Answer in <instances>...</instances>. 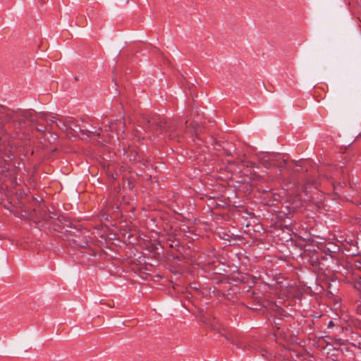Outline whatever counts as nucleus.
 <instances>
[{"label": "nucleus", "mask_w": 361, "mask_h": 361, "mask_svg": "<svg viewBox=\"0 0 361 361\" xmlns=\"http://www.w3.org/2000/svg\"><path fill=\"white\" fill-rule=\"evenodd\" d=\"M299 246L302 249L300 253L305 263H307L313 271L324 269V264L322 261L331 259V264L327 265V269L334 272L342 273L345 270V266L340 262L341 256V247L335 242L325 241L313 244L304 241L299 242Z\"/></svg>", "instance_id": "f257e3e1"}, {"label": "nucleus", "mask_w": 361, "mask_h": 361, "mask_svg": "<svg viewBox=\"0 0 361 361\" xmlns=\"http://www.w3.org/2000/svg\"><path fill=\"white\" fill-rule=\"evenodd\" d=\"M142 124L146 131L152 133L153 136L179 142L186 132L188 121L184 123L175 119L161 118L159 116L145 115Z\"/></svg>", "instance_id": "f03ea898"}, {"label": "nucleus", "mask_w": 361, "mask_h": 361, "mask_svg": "<svg viewBox=\"0 0 361 361\" xmlns=\"http://www.w3.org/2000/svg\"><path fill=\"white\" fill-rule=\"evenodd\" d=\"M347 173L348 170L345 167L329 166L325 169L324 173H323L322 170L319 171L318 178H307L302 186V190L307 195L310 193V191L308 190L309 187L317 189L321 185L322 181L325 179L331 183L335 195L340 197L342 195L343 191L347 188Z\"/></svg>", "instance_id": "7ed1b4c3"}, {"label": "nucleus", "mask_w": 361, "mask_h": 361, "mask_svg": "<svg viewBox=\"0 0 361 361\" xmlns=\"http://www.w3.org/2000/svg\"><path fill=\"white\" fill-rule=\"evenodd\" d=\"M208 328L216 334H219L231 344L235 345L238 348L250 349L252 348L249 343L248 338L235 330L222 326L218 322L213 319L206 324Z\"/></svg>", "instance_id": "20e7f679"}, {"label": "nucleus", "mask_w": 361, "mask_h": 361, "mask_svg": "<svg viewBox=\"0 0 361 361\" xmlns=\"http://www.w3.org/2000/svg\"><path fill=\"white\" fill-rule=\"evenodd\" d=\"M341 274L345 275L347 282L359 293L361 298V256L355 259L354 268L351 266L349 270L345 267Z\"/></svg>", "instance_id": "39448f33"}, {"label": "nucleus", "mask_w": 361, "mask_h": 361, "mask_svg": "<svg viewBox=\"0 0 361 361\" xmlns=\"http://www.w3.org/2000/svg\"><path fill=\"white\" fill-rule=\"evenodd\" d=\"M121 216V211L120 209V205L118 203V200H116L115 197H111L106 202V204L98 214V218L102 221H109L116 220Z\"/></svg>", "instance_id": "423d86ee"}, {"label": "nucleus", "mask_w": 361, "mask_h": 361, "mask_svg": "<svg viewBox=\"0 0 361 361\" xmlns=\"http://www.w3.org/2000/svg\"><path fill=\"white\" fill-rule=\"evenodd\" d=\"M171 235L169 238V243L167 245L172 249L171 251L170 255L173 259H176L178 261L183 262L189 258V255L188 253V248L185 247L181 245L180 241L174 238L172 239Z\"/></svg>", "instance_id": "0eeeda50"}, {"label": "nucleus", "mask_w": 361, "mask_h": 361, "mask_svg": "<svg viewBox=\"0 0 361 361\" xmlns=\"http://www.w3.org/2000/svg\"><path fill=\"white\" fill-rule=\"evenodd\" d=\"M123 151L124 153L127 154L130 161L140 163L143 166L147 165V160L136 149L130 147L126 149V147H123Z\"/></svg>", "instance_id": "6e6552de"}, {"label": "nucleus", "mask_w": 361, "mask_h": 361, "mask_svg": "<svg viewBox=\"0 0 361 361\" xmlns=\"http://www.w3.org/2000/svg\"><path fill=\"white\" fill-rule=\"evenodd\" d=\"M72 246L75 248H85V253L89 255L96 256L97 252L90 247L88 242L86 240L82 239L80 236H75V238L72 240Z\"/></svg>", "instance_id": "1a4fd4ad"}, {"label": "nucleus", "mask_w": 361, "mask_h": 361, "mask_svg": "<svg viewBox=\"0 0 361 361\" xmlns=\"http://www.w3.org/2000/svg\"><path fill=\"white\" fill-rule=\"evenodd\" d=\"M87 122H85L84 120L81 121V124L79 128V132L82 133L83 136H86V137H90L92 136L100 137L101 133L102 132V129L101 128H98V129H95L94 131H90L88 128Z\"/></svg>", "instance_id": "9d476101"}, {"label": "nucleus", "mask_w": 361, "mask_h": 361, "mask_svg": "<svg viewBox=\"0 0 361 361\" xmlns=\"http://www.w3.org/2000/svg\"><path fill=\"white\" fill-rule=\"evenodd\" d=\"M343 248L341 249V253L345 252V254L348 256H357L359 255L358 247L355 242L351 240L350 242L346 241L345 243L342 244Z\"/></svg>", "instance_id": "9b49d317"}, {"label": "nucleus", "mask_w": 361, "mask_h": 361, "mask_svg": "<svg viewBox=\"0 0 361 361\" xmlns=\"http://www.w3.org/2000/svg\"><path fill=\"white\" fill-rule=\"evenodd\" d=\"M109 129L111 132H116L118 136L124 133L125 122L122 119H116L109 122Z\"/></svg>", "instance_id": "f8f14e48"}, {"label": "nucleus", "mask_w": 361, "mask_h": 361, "mask_svg": "<svg viewBox=\"0 0 361 361\" xmlns=\"http://www.w3.org/2000/svg\"><path fill=\"white\" fill-rule=\"evenodd\" d=\"M345 331H348V328L343 327L337 323L334 330L329 331V333L331 334L336 341H341L342 338L339 336V334L343 333Z\"/></svg>", "instance_id": "ddd939ff"}, {"label": "nucleus", "mask_w": 361, "mask_h": 361, "mask_svg": "<svg viewBox=\"0 0 361 361\" xmlns=\"http://www.w3.org/2000/svg\"><path fill=\"white\" fill-rule=\"evenodd\" d=\"M357 5H354L353 2H349L350 9L353 15L359 14L357 18L361 21V4L357 1Z\"/></svg>", "instance_id": "4468645a"}, {"label": "nucleus", "mask_w": 361, "mask_h": 361, "mask_svg": "<svg viewBox=\"0 0 361 361\" xmlns=\"http://www.w3.org/2000/svg\"><path fill=\"white\" fill-rule=\"evenodd\" d=\"M348 326L350 328L355 327L357 329L361 330V320L355 317H350L348 320Z\"/></svg>", "instance_id": "2eb2a0df"}, {"label": "nucleus", "mask_w": 361, "mask_h": 361, "mask_svg": "<svg viewBox=\"0 0 361 361\" xmlns=\"http://www.w3.org/2000/svg\"><path fill=\"white\" fill-rule=\"evenodd\" d=\"M311 161L310 159L294 161L296 166L300 167L301 169L305 168V170H308V166L311 165Z\"/></svg>", "instance_id": "dca6fc26"}, {"label": "nucleus", "mask_w": 361, "mask_h": 361, "mask_svg": "<svg viewBox=\"0 0 361 361\" xmlns=\"http://www.w3.org/2000/svg\"><path fill=\"white\" fill-rule=\"evenodd\" d=\"M56 126L62 131H66L68 129L69 120L65 121L59 118Z\"/></svg>", "instance_id": "f3484780"}, {"label": "nucleus", "mask_w": 361, "mask_h": 361, "mask_svg": "<svg viewBox=\"0 0 361 361\" xmlns=\"http://www.w3.org/2000/svg\"><path fill=\"white\" fill-rule=\"evenodd\" d=\"M123 238L126 242L129 244H134L137 240V236L135 234L131 233L130 232H126L123 235Z\"/></svg>", "instance_id": "a211bd4d"}, {"label": "nucleus", "mask_w": 361, "mask_h": 361, "mask_svg": "<svg viewBox=\"0 0 361 361\" xmlns=\"http://www.w3.org/2000/svg\"><path fill=\"white\" fill-rule=\"evenodd\" d=\"M81 123H79L77 121L74 119H69V126L68 129H71L74 132H79V128Z\"/></svg>", "instance_id": "6ab92c4d"}, {"label": "nucleus", "mask_w": 361, "mask_h": 361, "mask_svg": "<svg viewBox=\"0 0 361 361\" xmlns=\"http://www.w3.org/2000/svg\"><path fill=\"white\" fill-rule=\"evenodd\" d=\"M59 118H56L55 116H49L48 121H47L51 126L56 125L58 122Z\"/></svg>", "instance_id": "aec40b11"}, {"label": "nucleus", "mask_w": 361, "mask_h": 361, "mask_svg": "<svg viewBox=\"0 0 361 361\" xmlns=\"http://www.w3.org/2000/svg\"><path fill=\"white\" fill-rule=\"evenodd\" d=\"M252 298H253V300H254L255 301H257V305H258L259 306H260V305H261V301H260L261 298L259 297V294H258V293H255V292H252Z\"/></svg>", "instance_id": "412c9836"}, {"label": "nucleus", "mask_w": 361, "mask_h": 361, "mask_svg": "<svg viewBox=\"0 0 361 361\" xmlns=\"http://www.w3.org/2000/svg\"><path fill=\"white\" fill-rule=\"evenodd\" d=\"M37 119L41 118L44 121H48L49 115L47 113L41 112L38 115H37Z\"/></svg>", "instance_id": "4be33fe9"}, {"label": "nucleus", "mask_w": 361, "mask_h": 361, "mask_svg": "<svg viewBox=\"0 0 361 361\" xmlns=\"http://www.w3.org/2000/svg\"><path fill=\"white\" fill-rule=\"evenodd\" d=\"M10 155H6V158L4 156V154L2 152V150L0 149V163L1 161H6L8 159H11Z\"/></svg>", "instance_id": "5701e85b"}, {"label": "nucleus", "mask_w": 361, "mask_h": 361, "mask_svg": "<svg viewBox=\"0 0 361 361\" xmlns=\"http://www.w3.org/2000/svg\"><path fill=\"white\" fill-rule=\"evenodd\" d=\"M241 164L243 166H246V167H249V166H252L253 165V163L250 161H247L245 159H241Z\"/></svg>", "instance_id": "b1692460"}, {"label": "nucleus", "mask_w": 361, "mask_h": 361, "mask_svg": "<svg viewBox=\"0 0 361 361\" xmlns=\"http://www.w3.org/2000/svg\"><path fill=\"white\" fill-rule=\"evenodd\" d=\"M353 361H361V350L355 353Z\"/></svg>", "instance_id": "393cba45"}, {"label": "nucleus", "mask_w": 361, "mask_h": 361, "mask_svg": "<svg viewBox=\"0 0 361 361\" xmlns=\"http://www.w3.org/2000/svg\"><path fill=\"white\" fill-rule=\"evenodd\" d=\"M190 287L195 290H198L200 289V284L197 282H192L190 283Z\"/></svg>", "instance_id": "a878e982"}, {"label": "nucleus", "mask_w": 361, "mask_h": 361, "mask_svg": "<svg viewBox=\"0 0 361 361\" xmlns=\"http://www.w3.org/2000/svg\"><path fill=\"white\" fill-rule=\"evenodd\" d=\"M337 324V323L334 322L332 320H330L327 324V329L329 330H334L335 326Z\"/></svg>", "instance_id": "bb28decb"}, {"label": "nucleus", "mask_w": 361, "mask_h": 361, "mask_svg": "<svg viewBox=\"0 0 361 361\" xmlns=\"http://www.w3.org/2000/svg\"><path fill=\"white\" fill-rule=\"evenodd\" d=\"M276 310H278L279 314L280 315L286 316V311L285 310H283V308L279 307H276Z\"/></svg>", "instance_id": "cd10ccee"}, {"label": "nucleus", "mask_w": 361, "mask_h": 361, "mask_svg": "<svg viewBox=\"0 0 361 361\" xmlns=\"http://www.w3.org/2000/svg\"><path fill=\"white\" fill-rule=\"evenodd\" d=\"M180 230L184 232V233H186L189 231V228L186 226H184L183 228H180Z\"/></svg>", "instance_id": "c85d7f7f"}, {"label": "nucleus", "mask_w": 361, "mask_h": 361, "mask_svg": "<svg viewBox=\"0 0 361 361\" xmlns=\"http://www.w3.org/2000/svg\"><path fill=\"white\" fill-rule=\"evenodd\" d=\"M95 129H98V128L91 126V129H90V131H94Z\"/></svg>", "instance_id": "c756f323"}, {"label": "nucleus", "mask_w": 361, "mask_h": 361, "mask_svg": "<svg viewBox=\"0 0 361 361\" xmlns=\"http://www.w3.org/2000/svg\"><path fill=\"white\" fill-rule=\"evenodd\" d=\"M283 165H285V161L283 160V162L280 163V164L279 165L280 167H282Z\"/></svg>", "instance_id": "7c9ffc66"}, {"label": "nucleus", "mask_w": 361, "mask_h": 361, "mask_svg": "<svg viewBox=\"0 0 361 361\" xmlns=\"http://www.w3.org/2000/svg\"><path fill=\"white\" fill-rule=\"evenodd\" d=\"M75 80L76 81H78L79 79H78V77H75Z\"/></svg>", "instance_id": "2f4dec72"}, {"label": "nucleus", "mask_w": 361, "mask_h": 361, "mask_svg": "<svg viewBox=\"0 0 361 361\" xmlns=\"http://www.w3.org/2000/svg\"><path fill=\"white\" fill-rule=\"evenodd\" d=\"M250 308H251V309H255V310H257V307H251Z\"/></svg>", "instance_id": "473e14b6"}, {"label": "nucleus", "mask_w": 361, "mask_h": 361, "mask_svg": "<svg viewBox=\"0 0 361 361\" xmlns=\"http://www.w3.org/2000/svg\"><path fill=\"white\" fill-rule=\"evenodd\" d=\"M357 311H358V312H359V311H360V314H361V309H360V310H357Z\"/></svg>", "instance_id": "72a5a7b5"}]
</instances>
